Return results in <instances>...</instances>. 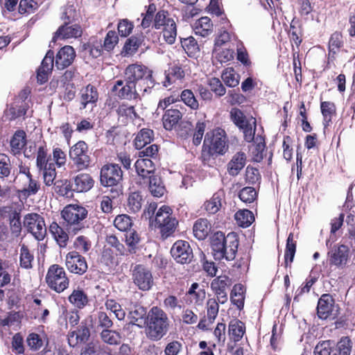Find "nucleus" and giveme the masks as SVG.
<instances>
[{
  "label": "nucleus",
  "mask_w": 355,
  "mask_h": 355,
  "mask_svg": "<svg viewBox=\"0 0 355 355\" xmlns=\"http://www.w3.org/2000/svg\"><path fill=\"white\" fill-rule=\"evenodd\" d=\"M155 144L150 145L139 152V157L135 164L138 175L141 177V184L148 188L153 196H155V166L152 159H155Z\"/></svg>",
  "instance_id": "nucleus-1"
},
{
  "label": "nucleus",
  "mask_w": 355,
  "mask_h": 355,
  "mask_svg": "<svg viewBox=\"0 0 355 355\" xmlns=\"http://www.w3.org/2000/svg\"><path fill=\"white\" fill-rule=\"evenodd\" d=\"M239 241L234 233L226 236L221 232H216L211 239V248L215 259H225L227 261L234 259L237 252Z\"/></svg>",
  "instance_id": "nucleus-2"
},
{
  "label": "nucleus",
  "mask_w": 355,
  "mask_h": 355,
  "mask_svg": "<svg viewBox=\"0 0 355 355\" xmlns=\"http://www.w3.org/2000/svg\"><path fill=\"white\" fill-rule=\"evenodd\" d=\"M157 30L159 31L158 40L159 46L162 42L173 44L177 37L176 24L171 14L164 10L157 12Z\"/></svg>",
  "instance_id": "nucleus-3"
},
{
  "label": "nucleus",
  "mask_w": 355,
  "mask_h": 355,
  "mask_svg": "<svg viewBox=\"0 0 355 355\" xmlns=\"http://www.w3.org/2000/svg\"><path fill=\"white\" fill-rule=\"evenodd\" d=\"M87 214V210L78 205H69L63 209L61 215L67 223L69 234L75 235L84 228L83 220Z\"/></svg>",
  "instance_id": "nucleus-4"
},
{
  "label": "nucleus",
  "mask_w": 355,
  "mask_h": 355,
  "mask_svg": "<svg viewBox=\"0 0 355 355\" xmlns=\"http://www.w3.org/2000/svg\"><path fill=\"white\" fill-rule=\"evenodd\" d=\"M155 307H152L146 318H144L146 315V311L141 306L136 307L135 310L131 311L128 314V318L130 319V323L140 327H142V323L146 325V336L152 340L155 339Z\"/></svg>",
  "instance_id": "nucleus-5"
},
{
  "label": "nucleus",
  "mask_w": 355,
  "mask_h": 355,
  "mask_svg": "<svg viewBox=\"0 0 355 355\" xmlns=\"http://www.w3.org/2000/svg\"><path fill=\"white\" fill-rule=\"evenodd\" d=\"M125 78L136 85L138 80H143L146 85L144 89V93H150L155 86L154 81L152 80L153 71L148 69L147 67L139 64L129 65L125 69Z\"/></svg>",
  "instance_id": "nucleus-6"
},
{
  "label": "nucleus",
  "mask_w": 355,
  "mask_h": 355,
  "mask_svg": "<svg viewBox=\"0 0 355 355\" xmlns=\"http://www.w3.org/2000/svg\"><path fill=\"white\" fill-rule=\"evenodd\" d=\"M69 158L72 161V167L76 171L87 169L91 162L87 144L84 141H79L72 146L69 153Z\"/></svg>",
  "instance_id": "nucleus-7"
},
{
  "label": "nucleus",
  "mask_w": 355,
  "mask_h": 355,
  "mask_svg": "<svg viewBox=\"0 0 355 355\" xmlns=\"http://www.w3.org/2000/svg\"><path fill=\"white\" fill-rule=\"evenodd\" d=\"M46 282L50 288L59 293L67 288L69 284L64 269L58 264L49 267Z\"/></svg>",
  "instance_id": "nucleus-8"
},
{
  "label": "nucleus",
  "mask_w": 355,
  "mask_h": 355,
  "mask_svg": "<svg viewBox=\"0 0 355 355\" xmlns=\"http://www.w3.org/2000/svg\"><path fill=\"white\" fill-rule=\"evenodd\" d=\"M24 227L37 241H42L46 234L44 218L38 214H27L24 217Z\"/></svg>",
  "instance_id": "nucleus-9"
},
{
  "label": "nucleus",
  "mask_w": 355,
  "mask_h": 355,
  "mask_svg": "<svg viewBox=\"0 0 355 355\" xmlns=\"http://www.w3.org/2000/svg\"><path fill=\"white\" fill-rule=\"evenodd\" d=\"M204 144H209V151L212 155H223L228 148L225 132L220 128L207 132L205 137Z\"/></svg>",
  "instance_id": "nucleus-10"
},
{
  "label": "nucleus",
  "mask_w": 355,
  "mask_h": 355,
  "mask_svg": "<svg viewBox=\"0 0 355 355\" xmlns=\"http://www.w3.org/2000/svg\"><path fill=\"white\" fill-rule=\"evenodd\" d=\"M122 178V170L117 164H105L101 169V183L104 187L116 186Z\"/></svg>",
  "instance_id": "nucleus-11"
},
{
  "label": "nucleus",
  "mask_w": 355,
  "mask_h": 355,
  "mask_svg": "<svg viewBox=\"0 0 355 355\" xmlns=\"http://www.w3.org/2000/svg\"><path fill=\"white\" fill-rule=\"evenodd\" d=\"M65 266L70 272L79 275L85 273L88 268L85 258L76 251L67 254Z\"/></svg>",
  "instance_id": "nucleus-12"
},
{
  "label": "nucleus",
  "mask_w": 355,
  "mask_h": 355,
  "mask_svg": "<svg viewBox=\"0 0 355 355\" xmlns=\"http://www.w3.org/2000/svg\"><path fill=\"white\" fill-rule=\"evenodd\" d=\"M232 284V279L226 275L218 276L212 280L211 288L219 303L223 304L227 301V293Z\"/></svg>",
  "instance_id": "nucleus-13"
},
{
  "label": "nucleus",
  "mask_w": 355,
  "mask_h": 355,
  "mask_svg": "<svg viewBox=\"0 0 355 355\" xmlns=\"http://www.w3.org/2000/svg\"><path fill=\"white\" fill-rule=\"evenodd\" d=\"M317 313L320 319L335 318L338 315V307L333 297L329 294L322 295L318 300Z\"/></svg>",
  "instance_id": "nucleus-14"
},
{
  "label": "nucleus",
  "mask_w": 355,
  "mask_h": 355,
  "mask_svg": "<svg viewBox=\"0 0 355 355\" xmlns=\"http://www.w3.org/2000/svg\"><path fill=\"white\" fill-rule=\"evenodd\" d=\"M92 319L87 318L82 321L77 330L69 331L68 343L70 346L75 347L79 343H86L90 336V327Z\"/></svg>",
  "instance_id": "nucleus-15"
},
{
  "label": "nucleus",
  "mask_w": 355,
  "mask_h": 355,
  "mask_svg": "<svg viewBox=\"0 0 355 355\" xmlns=\"http://www.w3.org/2000/svg\"><path fill=\"white\" fill-rule=\"evenodd\" d=\"M171 254L174 259L181 264L191 262L193 254L189 243L185 241H176L171 249Z\"/></svg>",
  "instance_id": "nucleus-16"
},
{
  "label": "nucleus",
  "mask_w": 355,
  "mask_h": 355,
  "mask_svg": "<svg viewBox=\"0 0 355 355\" xmlns=\"http://www.w3.org/2000/svg\"><path fill=\"white\" fill-rule=\"evenodd\" d=\"M134 283L141 290H148L153 285V280L150 272L141 265H137L132 270Z\"/></svg>",
  "instance_id": "nucleus-17"
},
{
  "label": "nucleus",
  "mask_w": 355,
  "mask_h": 355,
  "mask_svg": "<svg viewBox=\"0 0 355 355\" xmlns=\"http://www.w3.org/2000/svg\"><path fill=\"white\" fill-rule=\"evenodd\" d=\"M349 252V247L345 245L334 246L329 252L330 264L337 267H344L348 261Z\"/></svg>",
  "instance_id": "nucleus-18"
},
{
  "label": "nucleus",
  "mask_w": 355,
  "mask_h": 355,
  "mask_svg": "<svg viewBox=\"0 0 355 355\" xmlns=\"http://www.w3.org/2000/svg\"><path fill=\"white\" fill-rule=\"evenodd\" d=\"M68 22H64V24L59 27L53 37L52 42H55L58 39L77 38L82 35L83 31L78 24L69 25Z\"/></svg>",
  "instance_id": "nucleus-19"
},
{
  "label": "nucleus",
  "mask_w": 355,
  "mask_h": 355,
  "mask_svg": "<svg viewBox=\"0 0 355 355\" xmlns=\"http://www.w3.org/2000/svg\"><path fill=\"white\" fill-rule=\"evenodd\" d=\"M76 57V52L71 46H64L58 52L55 65L58 69H64L71 64Z\"/></svg>",
  "instance_id": "nucleus-20"
},
{
  "label": "nucleus",
  "mask_w": 355,
  "mask_h": 355,
  "mask_svg": "<svg viewBox=\"0 0 355 355\" xmlns=\"http://www.w3.org/2000/svg\"><path fill=\"white\" fill-rule=\"evenodd\" d=\"M42 171H43L44 182L46 186H51L54 184L55 192H58L62 196L67 194L66 191H64L60 188L62 185V182H54L56 177V171L54 163L45 164Z\"/></svg>",
  "instance_id": "nucleus-21"
},
{
  "label": "nucleus",
  "mask_w": 355,
  "mask_h": 355,
  "mask_svg": "<svg viewBox=\"0 0 355 355\" xmlns=\"http://www.w3.org/2000/svg\"><path fill=\"white\" fill-rule=\"evenodd\" d=\"M112 91L121 98L132 99L135 98L136 85L126 80L125 84L123 80H119L112 87Z\"/></svg>",
  "instance_id": "nucleus-22"
},
{
  "label": "nucleus",
  "mask_w": 355,
  "mask_h": 355,
  "mask_svg": "<svg viewBox=\"0 0 355 355\" xmlns=\"http://www.w3.org/2000/svg\"><path fill=\"white\" fill-rule=\"evenodd\" d=\"M206 297L204 289L199 288V284L193 283L186 293L184 300L187 304L195 306H202Z\"/></svg>",
  "instance_id": "nucleus-23"
},
{
  "label": "nucleus",
  "mask_w": 355,
  "mask_h": 355,
  "mask_svg": "<svg viewBox=\"0 0 355 355\" xmlns=\"http://www.w3.org/2000/svg\"><path fill=\"white\" fill-rule=\"evenodd\" d=\"M246 158V155L243 152L234 154L227 166L228 173L232 176L237 175L244 168Z\"/></svg>",
  "instance_id": "nucleus-24"
},
{
  "label": "nucleus",
  "mask_w": 355,
  "mask_h": 355,
  "mask_svg": "<svg viewBox=\"0 0 355 355\" xmlns=\"http://www.w3.org/2000/svg\"><path fill=\"white\" fill-rule=\"evenodd\" d=\"M93 186L92 178L87 173H80L74 178L71 189L76 192H85L92 189Z\"/></svg>",
  "instance_id": "nucleus-25"
},
{
  "label": "nucleus",
  "mask_w": 355,
  "mask_h": 355,
  "mask_svg": "<svg viewBox=\"0 0 355 355\" xmlns=\"http://www.w3.org/2000/svg\"><path fill=\"white\" fill-rule=\"evenodd\" d=\"M245 332V324L239 320H232L228 326V334L230 338L234 342L241 340Z\"/></svg>",
  "instance_id": "nucleus-26"
},
{
  "label": "nucleus",
  "mask_w": 355,
  "mask_h": 355,
  "mask_svg": "<svg viewBox=\"0 0 355 355\" xmlns=\"http://www.w3.org/2000/svg\"><path fill=\"white\" fill-rule=\"evenodd\" d=\"M182 114L178 109L167 110L162 116V124L166 130H171L177 125Z\"/></svg>",
  "instance_id": "nucleus-27"
},
{
  "label": "nucleus",
  "mask_w": 355,
  "mask_h": 355,
  "mask_svg": "<svg viewBox=\"0 0 355 355\" xmlns=\"http://www.w3.org/2000/svg\"><path fill=\"white\" fill-rule=\"evenodd\" d=\"M49 231L60 248H65L67 246L69 235L62 227L57 223L53 222L49 227Z\"/></svg>",
  "instance_id": "nucleus-28"
},
{
  "label": "nucleus",
  "mask_w": 355,
  "mask_h": 355,
  "mask_svg": "<svg viewBox=\"0 0 355 355\" xmlns=\"http://www.w3.org/2000/svg\"><path fill=\"white\" fill-rule=\"evenodd\" d=\"M211 230V225L206 218L198 219L193 227L194 236L198 240H204Z\"/></svg>",
  "instance_id": "nucleus-29"
},
{
  "label": "nucleus",
  "mask_w": 355,
  "mask_h": 355,
  "mask_svg": "<svg viewBox=\"0 0 355 355\" xmlns=\"http://www.w3.org/2000/svg\"><path fill=\"white\" fill-rule=\"evenodd\" d=\"M143 196L141 192L132 191L128 194L126 207L130 213H137L140 211L143 204Z\"/></svg>",
  "instance_id": "nucleus-30"
},
{
  "label": "nucleus",
  "mask_w": 355,
  "mask_h": 355,
  "mask_svg": "<svg viewBox=\"0 0 355 355\" xmlns=\"http://www.w3.org/2000/svg\"><path fill=\"white\" fill-rule=\"evenodd\" d=\"M193 29L196 34L206 37L212 33L213 24L208 17H202L195 22Z\"/></svg>",
  "instance_id": "nucleus-31"
},
{
  "label": "nucleus",
  "mask_w": 355,
  "mask_h": 355,
  "mask_svg": "<svg viewBox=\"0 0 355 355\" xmlns=\"http://www.w3.org/2000/svg\"><path fill=\"white\" fill-rule=\"evenodd\" d=\"M169 328V321L166 313L157 308V339L166 334Z\"/></svg>",
  "instance_id": "nucleus-32"
},
{
  "label": "nucleus",
  "mask_w": 355,
  "mask_h": 355,
  "mask_svg": "<svg viewBox=\"0 0 355 355\" xmlns=\"http://www.w3.org/2000/svg\"><path fill=\"white\" fill-rule=\"evenodd\" d=\"M19 265L22 268L28 270L33 268L34 255L24 243L19 244Z\"/></svg>",
  "instance_id": "nucleus-33"
},
{
  "label": "nucleus",
  "mask_w": 355,
  "mask_h": 355,
  "mask_svg": "<svg viewBox=\"0 0 355 355\" xmlns=\"http://www.w3.org/2000/svg\"><path fill=\"white\" fill-rule=\"evenodd\" d=\"M26 145V133L24 130L15 132L10 140L11 150L14 155L21 153V150Z\"/></svg>",
  "instance_id": "nucleus-34"
},
{
  "label": "nucleus",
  "mask_w": 355,
  "mask_h": 355,
  "mask_svg": "<svg viewBox=\"0 0 355 355\" xmlns=\"http://www.w3.org/2000/svg\"><path fill=\"white\" fill-rule=\"evenodd\" d=\"M98 92L95 87L88 85L81 91V104L85 108L88 103H94L98 100Z\"/></svg>",
  "instance_id": "nucleus-35"
},
{
  "label": "nucleus",
  "mask_w": 355,
  "mask_h": 355,
  "mask_svg": "<svg viewBox=\"0 0 355 355\" xmlns=\"http://www.w3.org/2000/svg\"><path fill=\"white\" fill-rule=\"evenodd\" d=\"M153 137V130L142 129L135 139V146L137 149H141L146 144H150Z\"/></svg>",
  "instance_id": "nucleus-36"
},
{
  "label": "nucleus",
  "mask_w": 355,
  "mask_h": 355,
  "mask_svg": "<svg viewBox=\"0 0 355 355\" xmlns=\"http://www.w3.org/2000/svg\"><path fill=\"white\" fill-rule=\"evenodd\" d=\"M221 193L218 192L204 203V208L209 214L217 213L221 207Z\"/></svg>",
  "instance_id": "nucleus-37"
},
{
  "label": "nucleus",
  "mask_w": 355,
  "mask_h": 355,
  "mask_svg": "<svg viewBox=\"0 0 355 355\" xmlns=\"http://www.w3.org/2000/svg\"><path fill=\"white\" fill-rule=\"evenodd\" d=\"M234 218L237 224L243 227H249L254 220L252 212L248 209L237 211L235 214Z\"/></svg>",
  "instance_id": "nucleus-38"
},
{
  "label": "nucleus",
  "mask_w": 355,
  "mask_h": 355,
  "mask_svg": "<svg viewBox=\"0 0 355 355\" xmlns=\"http://www.w3.org/2000/svg\"><path fill=\"white\" fill-rule=\"evenodd\" d=\"M184 76V71L180 67L173 66L170 69L168 72L165 74V80L163 82V86L167 87L173 81L181 80Z\"/></svg>",
  "instance_id": "nucleus-39"
},
{
  "label": "nucleus",
  "mask_w": 355,
  "mask_h": 355,
  "mask_svg": "<svg viewBox=\"0 0 355 355\" xmlns=\"http://www.w3.org/2000/svg\"><path fill=\"white\" fill-rule=\"evenodd\" d=\"M69 301L78 309L83 308L88 302L87 295L82 290H74L69 297Z\"/></svg>",
  "instance_id": "nucleus-40"
},
{
  "label": "nucleus",
  "mask_w": 355,
  "mask_h": 355,
  "mask_svg": "<svg viewBox=\"0 0 355 355\" xmlns=\"http://www.w3.org/2000/svg\"><path fill=\"white\" fill-rule=\"evenodd\" d=\"M155 202L147 201V204L144 207L141 218L148 223L149 228H153V224L155 222Z\"/></svg>",
  "instance_id": "nucleus-41"
},
{
  "label": "nucleus",
  "mask_w": 355,
  "mask_h": 355,
  "mask_svg": "<svg viewBox=\"0 0 355 355\" xmlns=\"http://www.w3.org/2000/svg\"><path fill=\"white\" fill-rule=\"evenodd\" d=\"M244 288L241 284H235L230 294L231 302L239 309H241L244 304Z\"/></svg>",
  "instance_id": "nucleus-42"
},
{
  "label": "nucleus",
  "mask_w": 355,
  "mask_h": 355,
  "mask_svg": "<svg viewBox=\"0 0 355 355\" xmlns=\"http://www.w3.org/2000/svg\"><path fill=\"white\" fill-rule=\"evenodd\" d=\"M28 107L27 103L20 104L18 103H15V102H14L7 111V114L10 116V120L16 119L26 114Z\"/></svg>",
  "instance_id": "nucleus-43"
},
{
  "label": "nucleus",
  "mask_w": 355,
  "mask_h": 355,
  "mask_svg": "<svg viewBox=\"0 0 355 355\" xmlns=\"http://www.w3.org/2000/svg\"><path fill=\"white\" fill-rule=\"evenodd\" d=\"M101 340L109 345H118L120 343L121 336L116 331L110 329H103L100 334Z\"/></svg>",
  "instance_id": "nucleus-44"
},
{
  "label": "nucleus",
  "mask_w": 355,
  "mask_h": 355,
  "mask_svg": "<svg viewBox=\"0 0 355 355\" xmlns=\"http://www.w3.org/2000/svg\"><path fill=\"white\" fill-rule=\"evenodd\" d=\"M221 78L225 85L230 87H234L239 83V76L232 68H227L224 70Z\"/></svg>",
  "instance_id": "nucleus-45"
},
{
  "label": "nucleus",
  "mask_w": 355,
  "mask_h": 355,
  "mask_svg": "<svg viewBox=\"0 0 355 355\" xmlns=\"http://www.w3.org/2000/svg\"><path fill=\"white\" fill-rule=\"evenodd\" d=\"M180 98L184 103L191 110H196L199 108V103L191 89H184L181 93Z\"/></svg>",
  "instance_id": "nucleus-46"
},
{
  "label": "nucleus",
  "mask_w": 355,
  "mask_h": 355,
  "mask_svg": "<svg viewBox=\"0 0 355 355\" xmlns=\"http://www.w3.org/2000/svg\"><path fill=\"white\" fill-rule=\"evenodd\" d=\"M181 44L182 48L189 56H193L199 51V46L198 43L195 38L191 36L181 39Z\"/></svg>",
  "instance_id": "nucleus-47"
},
{
  "label": "nucleus",
  "mask_w": 355,
  "mask_h": 355,
  "mask_svg": "<svg viewBox=\"0 0 355 355\" xmlns=\"http://www.w3.org/2000/svg\"><path fill=\"white\" fill-rule=\"evenodd\" d=\"M176 225L175 219H168L167 222L159 223L162 239H167L174 233Z\"/></svg>",
  "instance_id": "nucleus-48"
},
{
  "label": "nucleus",
  "mask_w": 355,
  "mask_h": 355,
  "mask_svg": "<svg viewBox=\"0 0 355 355\" xmlns=\"http://www.w3.org/2000/svg\"><path fill=\"white\" fill-rule=\"evenodd\" d=\"M105 306L107 309L110 310L112 312L114 313L116 318L118 320H121L124 319L125 316V313L124 310L121 308V306L115 300L112 299L107 300L105 303Z\"/></svg>",
  "instance_id": "nucleus-49"
},
{
  "label": "nucleus",
  "mask_w": 355,
  "mask_h": 355,
  "mask_svg": "<svg viewBox=\"0 0 355 355\" xmlns=\"http://www.w3.org/2000/svg\"><path fill=\"white\" fill-rule=\"evenodd\" d=\"M296 251V243L293 240V234L290 233L287 241L285 252V262L287 264L288 261H293Z\"/></svg>",
  "instance_id": "nucleus-50"
},
{
  "label": "nucleus",
  "mask_w": 355,
  "mask_h": 355,
  "mask_svg": "<svg viewBox=\"0 0 355 355\" xmlns=\"http://www.w3.org/2000/svg\"><path fill=\"white\" fill-rule=\"evenodd\" d=\"M155 6L153 3H151L146 12L145 14L142 13L141 15L144 16V18L141 21V26L143 28H149L153 24V21L155 22Z\"/></svg>",
  "instance_id": "nucleus-51"
},
{
  "label": "nucleus",
  "mask_w": 355,
  "mask_h": 355,
  "mask_svg": "<svg viewBox=\"0 0 355 355\" xmlns=\"http://www.w3.org/2000/svg\"><path fill=\"white\" fill-rule=\"evenodd\" d=\"M352 343L348 337H343L336 345L338 355H350Z\"/></svg>",
  "instance_id": "nucleus-52"
},
{
  "label": "nucleus",
  "mask_w": 355,
  "mask_h": 355,
  "mask_svg": "<svg viewBox=\"0 0 355 355\" xmlns=\"http://www.w3.org/2000/svg\"><path fill=\"white\" fill-rule=\"evenodd\" d=\"M101 262L108 268H112L116 264V259L111 248H103L101 257Z\"/></svg>",
  "instance_id": "nucleus-53"
},
{
  "label": "nucleus",
  "mask_w": 355,
  "mask_h": 355,
  "mask_svg": "<svg viewBox=\"0 0 355 355\" xmlns=\"http://www.w3.org/2000/svg\"><path fill=\"white\" fill-rule=\"evenodd\" d=\"M114 226L120 231L127 232L132 225L130 216L126 214L117 216L114 220Z\"/></svg>",
  "instance_id": "nucleus-54"
},
{
  "label": "nucleus",
  "mask_w": 355,
  "mask_h": 355,
  "mask_svg": "<svg viewBox=\"0 0 355 355\" xmlns=\"http://www.w3.org/2000/svg\"><path fill=\"white\" fill-rule=\"evenodd\" d=\"M240 129L243 130L245 140L247 142H251L254 139L255 129H256V120L252 119L250 121H248Z\"/></svg>",
  "instance_id": "nucleus-55"
},
{
  "label": "nucleus",
  "mask_w": 355,
  "mask_h": 355,
  "mask_svg": "<svg viewBox=\"0 0 355 355\" xmlns=\"http://www.w3.org/2000/svg\"><path fill=\"white\" fill-rule=\"evenodd\" d=\"M141 44L140 40L135 37L132 36L125 43V45L123 49V53L125 55H132L134 53L137 51L139 45Z\"/></svg>",
  "instance_id": "nucleus-56"
},
{
  "label": "nucleus",
  "mask_w": 355,
  "mask_h": 355,
  "mask_svg": "<svg viewBox=\"0 0 355 355\" xmlns=\"http://www.w3.org/2000/svg\"><path fill=\"white\" fill-rule=\"evenodd\" d=\"M119 42V37L116 33L114 31H110L107 32L103 42L104 50L110 52L114 49V46Z\"/></svg>",
  "instance_id": "nucleus-57"
},
{
  "label": "nucleus",
  "mask_w": 355,
  "mask_h": 355,
  "mask_svg": "<svg viewBox=\"0 0 355 355\" xmlns=\"http://www.w3.org/2000/svg\"><path fill=\"white\" fill-rule=\"evenodd\" d=\"M218 301L211 298L207 301V320L209 323H213L218 313Z\"/></svg>",
  "instance_id": "nucleus-58"
},
{
  "label": "nucleus",
  "mask_w": 355,
  "mask_h": 355,
  "mask_svg": "<svg viewBox=\"0 0 355 355\" xmlns=\"http://www.w3.org/2000/svg\"><path fill=\"white\" fill-rule=\"evenodd\" d=\"M200 262L203 270L211 277H215L217 272V268L213 261L207 260L205 254L201 252L200 254Z\"/></svg>",
  "instance_id": "nucleus-59"
},
{
  "label": "nucleus",
  "mask_w": 355,
  "mask_h": 355,
  "mask_svg": "<svg viewBox=\"0 0 355 355\" xmlns=\"http://www.w3.org/2000/svg\"><path fill=\"white\" fill-rule=\"evenodd\" d=\"M239 196L243 202L251 203L255 200L257 192L253 187H247L241 190Z\"/></svg>",
  "instance_id": "nucleus-60"
},
{
  "label": "nucleus",
  "mask_w": 355,
  "mask_h": 355,
  "mask_svg": "<svg viewBox=\"0 0 355 355\" xmlns=\"http://www.w3.org/2000/svg\"><path fill=\"white\" fill-rule=\"evenodd\" d=\"M171 215L172 209L170 207L162 206L157 211V224L167 222L168 219H175Z\"/></svg>",
  "instance_id": "nucleus-61"
},
{
  "label": "nucleus",
  "mask_w": 355,
  "mask_h": 355,
  "mask_svg": "<svg viewBox=\"0 0 355 355\" xmlns=\"http://www.w3.org/2000/svg\"><path fill=\"white\" fill-rule=\"evenodd\" d=\"M332 350L331 340H324L317 344L314 349V355H330Z\"/></svg>",
  "instance_id": "nucleus-62"
},
{
  "label": "nucleus",
  "mask_w": 355,
  "mask_h": 355,
  "mask_svg": "<svg viewBox=\"0 0 355 355\" xmlns=\"http://www.w3.org/2000/svg\"><path fill=\"white\" fill-rule=\"evenodd\" d=\"M320 107L324 121L326 123L329 122L336 110L334 104L329 101H324L321 103Z\"/></svg>",
  "instance_id": "nucleus-63"
},
{
  "label": "nucleus",
  "mask_w": 355,
  "mask_h": 355,
  "mask_svg": "<svg viewBox=\"0 0 355 355\" xmlns=\"http://www.w3.org/2000/svg\"><path fill=\"white\" fill-rule=\"evenodd\" d=\"M134 24L127 19L119 21L118 24V31L121 37H128L132 31Z\"/></svg>",
  "instance_id": "nucleus-64"
}]
</instances>
